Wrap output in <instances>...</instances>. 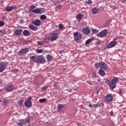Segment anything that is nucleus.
Instances as JSON below:
<instances>
[{
    "label": "nucleus",
    "instance_id": "obj_54",
    "mask_svg": "<svg viewBox=\"0 0 126 126\" xmlns=\"http://www.w3.org/2000/svg\"><path fill=\"white\" fill-rule=\"evenodd\" d=\"M96 93H97V94H98V93H99V91H97Z\"/></svg>",
    "mask_w": 126,
    "mask_h": 126
},
{
    "label": "nucleus",
    "instance_id": "obj_5",
    "mask_svg": "<svg viewBox=\"0 0 126 126\" xmlns=\"http://www.w3.org/2000/svg\"><path fill=\"white\" fill-rule=\"evenodd\" d=\"M59 38V36L58 35V33L56 32H53L51 34L50 37H49V39L50 41H56L57 39Z\"/></svg>",
    "mask_w": 126,
    "mask_h": 126
},
{
    "label": "nucleus",
    "instance_id": "obj_21",
    "mask_svg": "<svg viewBox=\"0 0 126 126\" xmlns=\"http://www.w3.org/2000/svg\"><path fill=\"white\" fill-rule=\"evenodd\" d=\"M82 14H79L76 16V19L79 21V22H80L81 21V19H82Z\"/></svg>",
    "mask_w": 126,
    "mask_h": 126
},
{
    "label": "nucleus",
    "instance_id": "obj_30",
    "mask_svg": "<svg viewBox=\"0 0 126 126\" xmlns=\"http://www.w3.org/2000/svg\"><path fill=\"white\" fill-rule=\"evenodd\" d=\"M98 107H101V103L94 104V108H98Z\"/></svg>",
    "mask_w": 126,
    "mask_h": 126
},
{
    "label": "nucleus",
    "instance_id": "obj_33",
    "mask_svg": "<svg viewBox=\"0 0 126 126\" xmlns=\"http://www.w3.org/2000/svg\"><path fill=\"white\" fill-rule=\"evenodd\" d=\"M36 52L38 54H41V53H43V50H42V49H37V50H36Z\"/></svg>",
    "mask_w": 126,
    "mask_h": 126
},
{
    "label": "nucleus",
    "instance_id": "obj_39",
    "mask_svg": "<svg viewBox=\"0 0 126 126\" xmlns=\"http://www.w3.org/2000/svg\"><path fill=\"white\" fill-rule=\"evenodd\" d=\"M54 87H55V88H56L57 89H58V88H59V86H58V84L57 83H55L53 85Z\"/></svg>",
    "mask_w": 126,
    "mask_h": 126
},
{
    "label": "nucleus",
    "instance_id": "obj_48",
    "mask_svg": "<svg viewBox=\"0 0 126 126\" xmlns=\"http://www.w3.org/2000/svg\"><path fill=\"white\" fill-rule=\"evenodd\" d=\"M96 44L98 45L99 44H101V41L100 40H98L97 42H96Z\"/></svg>",
    "mask_w": 126,
    "mask_h": 126
},
{
    "label": "nucleus",
    "instance_id": "obj_38",
    "mask_svg": "<svg viewBox=\"0 0 126 126\" xmlns=\"http://www.w3.org/2000/svg\"><path fill=\"white\" fill-rule=\"evenodd\" d=\"M91 76H92V77H97L95 73H92Z\"/></svg>",
    "mask_w": 126,
    "mask_h": 126
},
{
    "label": "nucleus",
    "instance_id": "obj_41",
    "mask_svg": "<svg viewBox=\"0 0 126 126\" xmlns=\"http://www.w3.org/2000/svg\"><path fill=\"white\" fill-rule=\"evenodd\" d=\"M87 82L90 85H92L93 84V83L90 81H87Z\"/></svg>",
    "mask_w": 126,
    "mask_h": 126
},
{
    "label": "nucleus",
    "instance_id": "obj_22",
    "mask_svg": "<svg viewBox=\"0 0 126 126\" xmlns=\"http://www.w3.org/2000/svg\"><path fill=\"white\" fill-rule=\"evenodd\" d=\"M23 35H24L25 36H27L29 35H30V32L28 31L27 30H25L23 32Z\"/></svg>",
    "mask_w": 126,
    "mask_h": 126
},
{
    "label": "nucleus",
    "instance_id": "obj_34",
    "mask_svg": "<svg viewBox=\"0 0 126 126\" xmlns=\"http://www.w3.org/2000/svg\"><path fill=\"white\" fill-rule=\"evenodd\" d=\"M24 102V100H23V99L21 100L20 101H19L18 104L19 105H20V106H22L23 103Z\"/></svg>",
    "mask_w": 126,
    "mask_h": 126
},
{
    "label": "nucleus",
    "instance_id": "obj_46",
    "mask_svg": "<svg viewBox=\"0 0 126 126\" xmlns=\"http://www.w3.org/2000/svg\"><path fill=\"white\" fill-rule=\"evenodd\" d=\"M89 107H90V108H94V104L92 105L90 104L89 105Z\"/></svg>",
    "mask_w": 126,
    "mask_h": 126
},
{
    "label": "nucleus",
    "instance_id": "obj_59",
    "mask_svg": "<svg viewBox=\"0 0 126 126\" xmlns=\"http://www.w3.org/2000/svg\"><path fill=\"white\" fill-rule=\"evenodd\" d=\"M46 57H47V58H48V56H47Z\"/></svg>",
    "mask_w": 126,
    "mask_h": 126
},
{
    "label": "nucleus",
    "instance_id": "obj_47",
    "mask_svg": "<svg viewBox=\"0 0 126 126\" xmlns=\"http://www.w3.org/2000/svg\"><path fill=\"white\" fill-rule=\"evenodd\" d=\"M13 72L14 73H16V72H17V69H14V70H13Z\"/></svg>",
    "mask_w": 126,
    "mask_h": 126
},
{
    "label": "nucleus",
    "instance_id": "obj_37",
    "mask_svg": "<svg viewBox=\"0 0 126 126\" xmlns=\"http://www.w3.org/2000/svg\"><path fill=\"white\" fill-rule=\"evenodd\" d=\"M4 26V22L3 21L0 22V27H2Z\"/></svg>",
    "mask_w": 126,
    "mask_h": 126
},
{
    "label": "nucleus",
    "instance_id": "obj_49",
    "mask_svg": "<svg viewBox=\"0 0 126 126\" xmlns=\"http://www.w3.org/2000/svg\"><path fill=\"white\" fill-rule=\"evenodd\" d=\"M114 114V112H113V111L110 112V115L112 117V116H113V114Z\"/></svg>",
    "mask_w": 126,
    "mask_h": 126
},
{
    "label": "nucleus",
    "instance_id": "obj_43",
    "mask_svg": "<svg viewBox=\"0 0 126 126\" xmlns=\"http://www.w3.org/2000/svg\"><path fill=\"white\" fill-rule=\"evenodd\" d=\"M3 105H6V103H7V101H6V100L4 99L3 101Z\"/></svg>",
    "mask_w": 126,
    "mask_h": 126
},
{
    "label": "nucleus",
    "instance_id": "obj_2",
    "mask_svg": "<svg viewBox=\"0 0 126 126\" xmlns=\"http://www.w3.org/2000/svg\"><path fill=\"white\" fill-rule=\"evenodd\" d=\"M31 60H32L33 62L37 63H46L45 58L42 56V55L32 56L31 57Z\"/></svg>",
    "mask_w": 126,
    "mask_h": 126
},
{
    "label": "nucleus",
    "instance_id": "obj_36",
    "mask_svg": "<svg viewBox=\"0 0 126 126\" xmlns=\"http://www.w3.org/2000/svg\"><path fill=\"white\" fill-rule=\"evenodd\" d=\"M45 41H38L37 44L38 45H39V46H42L44 44V42Z\"/></svg>",
    "mask_w": 126,
    "mask_h": 126
},
{
    "label": "nucleus",
    "instance_id": "obj_58",
    "mask_svg": "<svg viewBox=\"0 0 126 126\" xmlns=\"http://www.w3.org/2000/svg\"><path fill=\"white\" fill-rule=\"evenodd\" d=\"M63 52H60V54H62Z\"/></svg>",
    "mask_w": 126,
    "mask_h": 126
},
{
    "label": "nucleus",
    "instance_id": "obj_57",
    "mask_svg": "<svg viewBox=\"0 0 126 126\" xmlns=\"http://www.w3.org/2000/svg\"><path fill=\"white\" fill-rule=\"evenodd\" d=\"M1 90H0V92H1Z\"/></svg>",
    "mask_w": 126,
    "mask_h": 126
},
{
    "label": "nucleus",
    "instance_id": "obj_45",
    "mask_svg": "<svg viewBox=\"0 0 126 126\" xmlns=\"http://www.w3.org/2000/svg\"><path fill=\"white\" fill-rule=\"evenodd\" d=\"M47 88V86H44V87H43L41 89L42 90H46V89Z\"/></svg>",
    "mask_w": 126,
    "mask_h": 126
},
{
    "label": "nucleus",
    "instance_id": "obj_15",
    "mask_svg": "<svg viewBox=\"0 0 126 126\" xmlns=\"http://www.w3.org/2000/svg\"><path fill=\"white\" fill-rule=\"evenodd\" d=\"M100 69H104V70H106V69H109V67H108V65H107L106 63L102 62Z\"/></svg>",
    "mask_w": 126,
    "mask_h": 126
},
{
    "label": "nucleus",
    "instance_id": "obj_51",
    "mask_svg": "<svg viewBox=\"0 0 126 126\" xmlns=\"http://www.w3.org/2000/svg\"><path fill=\"white\" fill-rule=\"evenodd\" d=\"M126 0H122V2L123 3H125V2H126Z\"/></svg>",
    "mask_w": 126,
    "mask_h": 126
},
{
    "label": "nucleus",
    "instance_id": "obj_52",
    "mask_svg": "<svg viewBox=\"0 0 126 126\" xmlns=\"http://www.w3.org/2000/svg\"><path fill=\"white\" fill-rule=\"evenodd\" d=\"M77 126H81V123H77Z\"/></svg>",
    "mask_w": 126,
    "mask_h": 126
},
{
    "label": "nucleus",
    "instance_id": "obj_31",
    "mask_svg": "<svg viewBox=\"0 0 126 126\" xmlns=\"http://www.w3.org/2000/svg\"><path fill=\"white\" fill-rule=\"evenodd\" d=\"M46 98H42L39 99V103H45L46 102Z\"/></svg>",
    "mask_w": 126,
    "mask_h": 126
},
{
    "label": "nucleus",
    "instance_id": "obj_14",
    "mask_svg": "<svg viewBox=\"0 0 126 126\" xmlns=\"http://www.w3.org/2000/svg\"><path fill=\"white\" fill-rule=\"evenodd\" d=\"M82 31L83 33H84V34H90V33H91L90 31V29L88 28H85L83 29Z\"/></svg>",
    "mask_w": 126,
    "mask_h": 126
},
{
    "label": "nucleus",
    "instance_id": "obj_28",
    "mask_svg": "<svg viewBox=\"0 0 126 126\" xmlns=\"http://www.w3.org/2000/svg\"><path fill=\"white\" fill-rule=\"evenodd\" d=\"M53 60V56L50 55H48V62H51Z\"/></svg>",
    "mask_w": 126,
    "mask_h": 126
},
{
    "label": "nucleus",
    "instance_id": "obj_16",
    "mask_svg": "<svg viewBox=\"0 0 126 126\" xmlns=\"http://www.w3.org/2000/svg\"><path fill=\"white\" fill-rule=\"evenodd\" d=\"M21 33H22V29L16 30L14 32V34L16 36H20Z\"/></svg>",
    "mask_w": 126,
    "mask_h": 126
},
{
    "label": "nucleus",
    "instance_id": "obj_6",
    "mask_svg": "<svg viewBox=\"0 0 126 126\" xmlns=\"http://www.w3.org/2000/svg\"><path fill=\"white\" fill-rule=\"evenodd\" d=\"M44 12H45V9L42 8H35L33 11V13H36V14H41Z\"/></svg>",
    "mask_w": 126,
    "mask_h": 126
},
{
    "label": "nucleus",
    "instance_id": "obj_26",
    "mask_svg": "<svg viewBox=\"0 0 126 126\" xmlns=\"http://www.w3.org/2000/svg\"><path fill=\"white\" fill-rule=\"evenodd\" d=\"M13 9V6H7L5 8L6 11H11Z\"/></svg>",
    "mask_w": 126,
    "mask_h": 126
},
{
    "label": "nucleus",
    "instance_id": "obj_9",
    "mask_svg": "<svg viewBox=\"0 0 126 126\" xmlns=\"http://www.w3.org/2000/svg\"><path fill=\"white\" fill-rule=\"evenodd\" d=\"M114 98V96H113V94H109L105 96V100L107 102H111Z\"/></svg>",
    "mask_w": 126,
    "mask_h": 126
},
{
    "label": "nucleus",
    "instance_id": "obj_11",
    "mask_svg": "<svg viewBox=\"0 0 126 126\" xmlns=\"http://www.w3.org/2000/svg\"><path fill=\"white\" fill-rule=\"evenodd\" d=\"M117 45V42L115 41H111L108 46L106 47V49H111L114 48Z\"/></svg>",
    "mask_w": 126,
    "mask_h": 126
},
{
    "label": "nucleus",
    "instance_id": "obj_44",
    "mask_svg": "<svg viewBox=\"0 0 126 126\" xmlns=\"http://www.w3.org/2000/svg\"><path fill=\"white\" fill-rule=\"evenodd\" d=\"M1 33H2V34H6V31H5V30L2 31Z\"/></svg>",
    "mask_w": 126,
    "mask_h": 126
},
{
    "label": "nucleus",
    "instance_id": "obj_1",
    "mask_svg": "<svg viewBox=\"0 0 126 126\" xmlns=\"http://www.w3.org/2000/svg\"><path fill=\"white\" fill-rule=\"evenodd\" d=\"M118 81H119V78L118 77H114L111 80V81L110 80L106 79L105 83L109 86L110 89L113 91L117 87V82Z\"/></svg>",
    "mask_w": 126,
    "mask_h": 126
},
{
    "label": "nucleus",
    "instance_id": "obj_8",
    "mask_svg": "<svg viewBox=\"0 0 126 126\" xmlns=\"http://www.w3.org/2000/svg\"><path fill=\"white\" fill-rule=\"evenodd\" d=\"M7 65V63L1 62L0 63V72H2L4 70V68Z\"/></svg>",
    "mask_w": 126,
    "mask_h": 126
},
{
    "label": "nucleus",
    "instance_id": "obj_19",
    "mask_svg": "<svg viewBox=\"0 0 126 126\" xmlns=\"http://www.w3.org/2000/svg\"><path fill=\"white\" fill-rule=\"evenodd\" d=\"M64 105L63 104H59L58 107V112H63V110Z\"/></svg>",
    "mask_w": 126,
    "mask_h": 126
},
{
    "label": "nucleus",
    "instance_id": "obj_40",
    "mask_svg": "<svg viewBox=\"0 0 126 126\" xmlns=\"http://www.w3.org/2000/svg\"><path fill=\"white\" fill-rule=\"evenodd\" d=\"M87 3L88 4H91V3H92V0H88L87 1Z\"/></svg>",
    "mask_w": 126,
    "mask_h": 126
},
{
    "label": "nucleus",
    "instance_id": "obj_13",
    "mask_svg": "<svg viewBox=\"0 0 126 126\" xmlns=\"http://www.w3.org/2000/svg\"><path fill=\"white\" fill-rule=\"evenodd\" d=\"M32 24L35 26H39L41 25V21L40 20H35L32 22Z\"/></svg>",
    "mask_w": 126,
    "mask_h": 126
},
{
    "label": "nucleus",
    "instance_id": "obj_55",
    "mask_svg": "<svg viewBox=\"0 0 126 126\" xmlns=\"http://www.w3.org/2000/svg\"><path fill=\"white\" fill-rule=\"evenodd\" d=\"M2 83V81H0V83Z\"/></svg>",
    "mask_w": 126,
    "mask_h": 126
},
{
    "label": "nucleus",
    "instance_id": "obj_18",
    "mask_svg": "<svg viewBox=\"0 0 126 126\" xmlns=\"http://www.w3.org/2000/svg\"><path fill=\"white\" fill-rule=\"evenodd\" d=\"M92 13L95 15V14H98L100 12V10L99 9H97L96 8H93L92 10Z\"/></svg>",
    "mask_w": 126,
    "mask_h": 126
},
{
    "label": "nucleus",
    "instance_id": "obj_50",
    "mask_svg": "<svg viewBox=\"0 0 126 126\" xmlns=\"http://www.w3.org/2000/svg\"><path fill=\"white\" fill-rule=\"evenodd\" d=\"M119 94H120V95H122V90H119Z\"/></svg>",
    "mask_w": 126,
    "mask_h": 126
},
{
    "label": "nucleus",
    "instance_id": "obj_35",
    "mask_svg": "<svg viewBox=\"0 0 126 126\" xmlns=\"http://www.w3.org/2000/svg\"><path fill=\"white\" fill-rule=\"evenodd\" d=\"M59 29L63 30V24H59Z\"/></svg>",
    "mask_w": 126,
    "mask_h": 126
},
{
    "label": "nucleus",
    "instance_id": "obj_3",
    "mask_svg": "<svg viewBox=\"0 0 126 126\" xmlns=\"http://www.w3.org/2000/svg\"><path fill=\"white\" fill-rule=\"evenodd\" d=\"M73 36L75 41H80L82 39V34L80 32H75L73 34Z\"/></svg>",
    "mask_w": 126,
    "mask_h": 126
},
{
    "label": "nucleus",
    "instance_id": "obj_10",
    "mask_svg": "<svg viewBox=\"0 0 126 126\" xmlns=\"http://www.w3.org/2000/svg\"><path fill=\"white\" fill-rule=\"evenodd\" d=\"M14 87L12 85H9L5 88V91L6 92H10L11 91H13L14 90Z\"/></svg>",
    "mask_w": 126,
    "mask_h": 126
},
{
    "label": "nucleus",
    "instance_id": "obj_27",
    "mask_svg": "<svg viewBox=\"0 0 126 126\" xmlns=\"http://www.w3.org/2000/svg\"><path fill=\"white\" fill-rule=\"evenodd\" d=\"M92 40H93V38H89L85 42L86 45H89V43L92 42Z\"/></svg>",
    "mask_w": 126,
    "mask_h": 126
},
{
    "label": "nucleus",
    "instance_id": "obj_29",
    "mask_svg": "<svg viewBox=\"0 0 126 126\" xmlns=\"http://www.w3.org/2000/svg\"><path fill=\"white\" fill-rule=\"evenodd\" d=\"M46 18H47V16L45 15H42L40 17V19H41V20H45Z\"/></svg>",
    "mask_w": 126,
    "mask_h": 126
},
{
    "label": "nucleus",
    "instance_id": "obj_56",
    "mask_svg": "<svg viewBox=\"0 0 126 126\" xmlns=\"http://www.w3.org/2000/svg\"><path fill=\"white\" fill-rule=\"evenodd\" d=\"M69 92H71V90H69Z\"/></svg>",
    "mask_w": 126,
    "mask_h": 126
},
{
    "label": "nucleus",
    "instance_id": "obj_25",
    "mask_svg": "<svg viewBox=\"0 0 126 126\" xmlns=\"http://www.w3.org/2000/svg\"><path fill=\"white\" fill-rule=\"evenodd\" d=\"M103 62H100L99 63H95V67H96V68H99L100 67V68H101L102 67V63Z\"/></svg>",
    "mask_w": 126,
    "mask_h": 126
},
{
    "label": "nucleus",
    "instance_id": "obj_17",
    "mask_svg": "<svg viewBox=\"0 0 126 126\" xmlns=\"http://www.w3.org/2000/svg\"><path fill=\"white\" fill-rule=\"evenodd\" d=\"M29 28L32 30V31H37L38 30V27L34 26L32 25H31L29 26Z\"/></svg>",
    "mask_w": 126,
    "mask_h": 126
},
{
    "label": "nucleus",
    "instance_id": "obj_7",
    "mask_svg": "<svg viewBox=\"0 0 126 126\" xmlns=\"http://www.w3.org/2000/svg\"><path fill=\"white\" fill-rule=\"evenodd\" d=\"M32 98L30 96L27 100L25 102V106L28 108H30L32 106V102H31Z\"/></svg>",
    "mask_w": 126,
    "mask_h": 126
},
{
    "label": "nucleus",
    "instance_id": "obj_20",
    "mask_svg": "<svg viewBox=\"0 0 126 126\" xmlns=\"http://www.w3.org/2000/svg\"><path fill=\"white\" fill-rule=\"evenodd\" d=\"M98 74L99 75H101V76H105V74H106V73L105 72V71H104L102 69H100L98 71Z\"/></svg>",
    "mask_w": 126,
    "mask_h": 126
},
{
    "label": "nucleus",
    "instance_id": "obj_53",
    "mask_svg": "<svg viewBox=\"0 0 126 126\" xmlns=\"http://www.w3.org/2000/svg\"><path fill=\"white\" fill-rule=\"evenodd\" d=\"M1 32H2V30H0V33H1Z\"/></svg>",
    "mask_w": 126,
    "mask_h": 126
},
{
    "label": "nucleus",
    "instance_id": "obj_42",
    "mask_svg": "<svg viewBox=\"0 0 126 126\" xmlns=\"http://www.w3.org/2000/svg\"><path fill=\"white\" fill-rule=\"evenodd\" d=\"M30 122V119H29V118L26 119V123H29Z\"/></svg>",
    "mask_w": 126,
    "mask_h": 126
},
{
    "label": "nucleus",
    "instance_id": "obj_4",
    "mask_svg": "<svg viewBox=\"0 0 126 126\" xmlns=\"http://www.w3.org/2000/svg\"><path fill=\"white\" fill-rule=\"evenodd\" d=\"M108 34V32H107V29H105L101 32H100L97 36L100 37V38H103V37H106Z\"/></svg>",
    "mask_w": 126,
    "mask_h": 126
},
{
    "label": "nucleus",
    "instance_id": "obj_32",
    "mask_svg": "<svg viewBox=\"0 0 126 126\" xmlns=\"http://www.w3.org/2000/svg\"><path fill=\"white\" fill-rule=\"evenodd\" d=\"M92 32H93V33H98V32H99V30H96L95 29H92Z\"/></svg>",
    "mask_w": 126,
    "mask_h": 126
},
{
    "label": "nucleus",
    "instance_id": "obj_23",
    "mask_svg": "<svg viewBox=\"0 0 126 126\" xmlns=\"http://www.w3.org/2000/svg\"><path fill=\"white\" fill-rule=\"evenodd\" d=\"M34 9H35V6H34V5L31 6L30 9H29V12H30V13H33L34 11L35 10Z\"/></svg>",
    "mask_w": 126,
    "mask_h": 126
},
{
    "label": "nucleus",
    "instance_id": "obj_24",
    "mask_svg": "<svg viewBox=\"0 0 126 126\" xmlns=\"http://www.w3.org/2000/svg\"><path fill=\"white\" fill-rule=\"evenodd\" d=\"M24 125H25V121H24L23 119L20 120L19 123H18L19 126H24Z\"/></svg>",
    "mask_w": 126,
    "mask_h": 126
},
{
    "label": "nucleus",
    "instance_id": "obj_12",
    "mask_svg": "<svg viewBox=\"0 0 126 126\" xmlns=\"http://www.w3.org/2000/svg\"><path fill=\"white\" fill-rule=\"evenodd\" d=\"M29 52L28 48H22L21 50L19 51V54L21 55H23L24 54H27V52Z\"/></svg>",
    "mask_w": 126,
    "mask_h": 126
}]
</instances>
